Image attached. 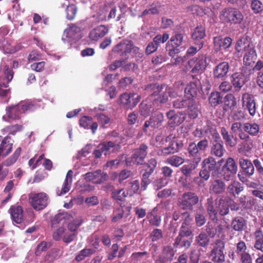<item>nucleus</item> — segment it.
Masks as SVG:
<instances>
[{
	"mask_svg": "<svg viewBox=\"0 0 263 263\" xmlns=\"http://www.w3.org/2000/svg\"><path fill=\"white\" fill-rule=\"evenodd\" d=\"M66 11V18L69 20H72L76 15L77 7L74 4H70L67 6Z\"/></svg>",
	"mask_w": 263,
	"mask_h": 263,
	"instance_id": "nucleus-63",
	"label": "nucleus"
},
{
	"mask_svg": "<svg viewBox=\"0 0 263 263\" xmlns=\"http://www.w3.org/2000/svg\"><path fill=\"white\" fill-rule=\"evenodd\" d=\"M11 219L17 224H20L24 220V210L22 206L17 204L11 205L8 210Z\"/></svg>",
	"mask_w": 263,
	"mask_h": 263,
	"instance_id": "nucleus-17",
	"label": "nucleus"
},
{
	"mask_svg": "<svg viewBox=\"0 0 263 263\" xmlns=\"http://www.w3.org/2000/svg\"><path fill=\"white\" fill-rule=\"evenodd\" d=\"M231 129L234 134L238 135L241 140L247 143L251 141L250 136L258 135L260 127L259 125L255 122H248L242 123L240 122H236L232 124Z\"/></svg>",
	"mask_w": 263,
	"mask_h": 263,
	"instance_id": "nucleus-1",
	"label": "nucleus"
},
{
	"mask_svg": "<svg viewBox=\"0 0 263 263\" xmlns=\"http://www.w3.org/2000/svg\"><path fill=\"white\" fill-rule=\"evenodd\" d=\"M195 218L196 225L198 227H201L205 224L206 222L205 212L202 205L196 210Z\"/></svg>",
	"mask_w": 263,
	"mask_h": 263,
	"instance_id": "nucleus-44",
	"label": "nucleus"
},
{
	"mask_svg": "<svg viewBox=\"0 0 263 263\" xmlns=\"http://www.w3.org/2000/svg\"><path fill=\"white\" fill-rule=\"evenodd\" d=\"M21 148L18 147L15 151L13 154L5 161V162H4V164L7 166H9L14 164L20 157L21 153Z\"/></svg>",
	"mask_w": 263,
	"mask_h": 263,
	"instance_id": "nucleus-58",
	"label": "nucleus"
},
{
	"mask_svg": "<svg viewBox=\"0 0 263 263\" xmlns=\"http://www.w3.org/2000/svg\"><path fill=\"white\" fill-rule=\"evenodd\" d=\"M212 179L210 181V190L215 194H221L225 192L226 185L219 175L212 174Z\"/></svg>",
	"mask_w": 263,
	"mask_h": 263,
	"instance_id": "nucleus-12",
	"label": "nucleus"
},
{
	"mask_svg": "<svg viewBox=\"0 0 263 263\" xmlns=\"http://www.w3.org/2000/svg\"><path fill=\"white\" fill-rule=\"evenodd\" d=\"M163 121L164 116L162 113L160 112H155L150 117L149 120L145 121L143 130L146 132V128L149 126H151L153 128H158L161 126Z\"/></svg>",
	"mask_w": 263,
	"mask_h": 263,
	"instance_id": "nucleus-18",
	"label": "nucleus"
},
{
	"mask_svg": "<svg viewBox=\"0 0 263 263\" xmlns=\"http://www.w3.org/2000/svg\"><path fill=\"white\" fill-rule=\"evenodd\" d=\"M242 105L243 108L250 104L256 103L255 98L252 94L245 92L242 95Z\"/></svg>",
	"mask_w": 263,
	"mask_h": 263,
	"instance_id": "nucleus-59",
	"label": "nucleus"
},
{
	"mask_svg": "<svg viewBox=\"0 0 263 263\" xmlns=\"http://www.w3.org/2000/svg\"><path fill=\"white\" fill-rule=\"evenodd\" d=\"M148 146L142 144L135 149L133 154V163L137 165L142 164L147 154Z\"/></svg>",
	"mask_w": 263,
	"mask_h": 263,
	"instance_id": "nucleus-16",
	"label": "nucleus"
},
{
	"mask_svg": "<svg viewBox=\"0 0 263 263\" xmlns=\"http://www.w3.org/2000/svg\"><path fill=\"white\" fill-rule=\"evenodd\" d=\"M231 228L237 232H242L247 228V221L241 216L234 218L231 223Z\"/></svg>",
	"mask_w": 263,
	"mask_h": 263,
	"instance_id": "nucleus-31",
	"label": "nucleus"
},
{
	"mask_svg": "<svg viewBox=\"0 0 263 263\" xmlns=\"http://www.w3.org/2000/svg\"><path fill=\"white\" fill-rule=\"evenodd\" d=\"M217 162L215 159L212 157H209L204 159L202 162V166L203 168H205L208 170L212 172L214 174L216 175L215 173L216 168Z\"/></svg>",
	"mask_w": 263,
	"mask_h": 263,
	"instance_id": "nucleus-43",
	"label": "nucleus"
},
{
	"mask_svg": "<svg viewBox=\"0 0 263 263\" xmlns=\"http://www.w3.org/2000/svg\"><path fill=\"white\" fill-rule=\"evenodd\" d=\"M184 37V33L181 32H176L171 36L166 43L165 47L170 57H174L180 52L181 50L179 47L183 43Z\"/></svg>",
	"mask_w": 263,
	"mask_h": 263,
	"instance_id": "nucleus-6",
	"label": "nucleus"
},
{
	"mask_svg": "<svg viewBox=\"0 0 263 263\" xmlns=\"http://www.w3.org/2000/svg\"><path fill=\"white\" fill-rule=\"evenodd\" d=\"M255 238L254 248L263 252V233L260 230H257L254 233Z\"/></svg>",
	"mask_w": 263,
	"mask_h": 263,
	"instance_id": "nucleus-50",
	"label": "nucleus"
},
{
	"mask_svg": "<svg viewBox=\"0 0 263 263\" xmlns=\"http://www.w3.org/2000/svg\"><path fill=\"white\" fill-rule=\"evenodd\" d=\"M128 193L123 190L115 191L112 193V197L117 202L122 205L121 202L124 200V198L127 196Z\"/></svg>",
	"mask_w": 263,
	"mask_h": 263,
	"instance_id": "nucleus-51",
	"label": "nucleus"
},
{
	"mask_svg": "<svg viewBox=\"0 0 263 263\" xmlns=\"http://www.w3.org/2000/svg\"><path fill=\"white\" fill-rule=\"evenodd\" d=\"M11 137L9 136L5 137L0 144V155H3L6 157L8 156L11 152L13 147V143L10 141Z\"/></svg>",
	"mask_w": 263,
	"mask_h": 263,
	"instance_id": "nucleus-32",
	"label": "nucleus"
},
{
	"mask_svg": "<svg viewBox=\"0 0 263 263\" xmlns=\"http://www.w3.org/2000/svg\"><path fill=\"white\" fill-rule=\"evenodd\" d=\"M187 152L189 157L192 158L193 161H195L196 163H199L200 162L201 154L195 142H192L189 143Z\"/></svg>",
	"mask_w": 263,
	"mask_h": 263,
	"instance_id": "nucleus-25",
	"label": "nucleus"
},
{
	"mask_svg": "<svg viewBox=\"0 0 263 263\" xmlns=\"http://www.w3.org/2000/svg\"><path fill=\"white\" fill-rule=\"evenodd\" d=\"M187 64V66L192 69L190 72L194 74V77L201 73L206 67V59L203 55L190 59Z\"/></svg>",
	"mask_w": 263,
	"mask_h": 263,
	"instance_id": "nucleus-10",
	"label": "nucleus"
},
{
	"mask_svg": "<svg viewBox=\"0 0 263 263\" xmlns=\"http://www.w3.org/2000/svg\"><path fill=\"white\" fill-rule=\"evenodd\" d=\"M195 242L199 247L206 248L209 245L210 239L206 233L202 232L195 237Z\"/></svg>",
	"mask_w": 263,
	"mask_h": 263,
	"instance_id": "nucleus-48",
	"label": "nucleus"
},
{
	"mask_svg": "<svg viewBox=\"0 0 263 263\" xmlns=\"http://www.w3.org/2000/svg\"><path fill=\"white\" fill-rule=\"evenodd\" d=\"M251 8L254 13H259L263 10V4L259 0H252Z\"/></svg>",
	"mask_w": 263,
	"mask_h": 263,
	"instance_id": "nucleus-64",
	"label": "nucleus"
},
{
	"mask_svg": "<svg viewBox=\"0 0 263 263\" xmlns=\"http://www.w3.org/2000/svg\"><path fill=\"white\" fill-rule=\"evenodd\" d=\"M83 222V219L79 217L77 219L69 222L67 224L68 234L64 237V242L65 243H70L73 241L78 235V229Z\"/></svg>",
	"mask_w": 263,
	"mask_h": 263,
	"instance_id": "nucleus-11",
	"label": "nucleus"
},
{
	"mask_svg": "<svg viewBox=\"0 0 263 263\" xmlns=\"http://www.w3.org/2000/svg\"><path fill=\"white\" fill-rule=\"evenodd\" d=\"M188 114L191 119H195L197 118L200 109L198 105L194 99H191L190 103L187 105Z\"/></svg>",
	"mask_w": 263,
	"mask_h": 263,
	"instance_id": "nucleus-37",
	"label": "nucleus"
},
{
	"mask_svg": "<svg viewBox=\"0 0 263 263\" xmlns=\"http://www.w3.org/2000/svg\"><path fill=\"white\" fill-rule=\"evenodd\" d=\"M186 236L178 235L175 239L173 247L175 248H184L188 249L191 245L192 240L186 238Z\"/></svg>",
	"mask_w": 263,
	"mask_h": 263,
	"instance_id": "nucleus-39",
	"label": "nucleus"
},
{
	"mask_svg": "<svg viewBox=\"0 0 263 263\" xmlns=\"http://www.w3.org/2000/svg\"><path fill=\"white\" fill-rule=\"evenodd\" d=\"M29 202L36 211L45 209L49 202V197L45 192L31 193L29 196Z\"/></svg>",
	"mask_w": 263,
	"mask_h": 263,
	"instance_id": "nucleus-7",
	"label": "nucleus"
},
{
	"mask_svg": "<svg viewBox=\"0 0 263 263\" xmlns=\"http://www.w3.org/2000/svg\"><path fill=\"white\" fill-rule=\"evenodd\" d=\"M215 49L220 51L221 49H227L231 47L232 44V39L230 37L222 38L220 36L215 37L213 39Z\"/></svg>",
	"mask_w": 263,
	"mask_h": 263,
	"instance_id": "nucleus-21",
	"label": "nucleus"
},
{
	"mask_svg": "<svg viewBox=\"0 0 263 263\" xmlns=\"http://www.w3.org/2000/svg\"><path fill=\"white\" fill-rule=\"evenodd\" d=\"M206 209L210 218L213 220H217V212L214 207V200L212 197L207 199Z\"/></svg>",
	"mask_w": 263,
	"mask_h": 263,
	"instance_id": "nucleus-42",
	"label": "nucleus"
},
{
	"mask_svg": "<svg viewBox=\"0 0 263 263\" xmlns=\"http://www.w3.org/2000/svg\"><path fill=\"white\" fill-rule=\"evenodd\" d=\"M130 93L125 92L120 97V103L127 109L130 108Z\"/></svg>",
	"mask_w": 263,
	"mask_h": 263,
	"instance_id": "nucleus-62",
	"label": "nucleus"
},
{
	"mask_svg": "<svg viewBox=\"0 0 263 263\" xmlns=\"http://www.w3.org/2000/svg\"><path fill=\"white\" fill-rule=\"evenodd\" d=\"M108 177L106 173L101 170H97L93 172H88L85 175V179L87 181L92 182L96 184H100L106 181Z\"/></svg>",
	"mask_w": 263,
	"mask_h": 263,
	"instance_id": "nucleus-15",
	"label": "nucleus"
},
{
	"mask_svg": "<svg viewBox=\"0 0 263 263\" xmlns=\"http://www.w3.org/2000/svg\"><path fill=\"white\" fill-rule=\"evenodd\" d=\"M165 141L169 142L167 146L158 151L159 156H166L171 154L178 153L183 147V143L181 140L176 139L175 135L170 134L165 138Z\"/></svg>",
	"mask_w": 263,
	"mask_h": 263,
	"instance_id": "nucleus-3",
	"label": "nucleus"
},
{
	"mask_svg": "<svg viewBox=\"0 0 263 263\" xmlns=\"http://www.w3.org/2000/svg\"><path fill=\"white\" fill-rule=\"evenodd\" d=\"M230 82L235 91L239 92L245 85L247 81L244 73L241 72H236L231 76Z\"/></svg>",
	"mask_w": 263,
	"mask_h": 263,
	"instance_id": "nucleus-14",
	"label": "nucleus"
},
{
	"mask_svg": "<svg viewBox=\"0 0 263 263\" xmlns=\"http://www.w3.org/2000/svg\"><path fill=\"white\" fill-rule=\"evenodd\" d=\"M175 253L173 247L171 245L164 246L157 259L163 263H170L173 260Z\"/></svg>",
	"mask_w": 263,
	"mask_h": 263,
	"instance_id": "nucleus-20",
	"label": "nucleus"
},
{
	"mask_svg": "<svg viewBox=\"0 0 263 263\" xmlns=\"http://www.w3.org/2000/svg\"><path fill=\"white\" fill-rule=\"evenodd\" d=\"M199 163H196L195 161L190 162L188 164L183 165L180 170L181 173L186 177L190 178L194 175L195 168Z\"/></svg>",
	"mask_w": 263,
	"mask_h": 263,
	"instance_id": "nucleus-34",
	"label": "nucleus"
},
{
	"mask_svg": "<svg viewBox=\"0 0 263 263\" xmlns=\"http://www.w3.org/2000/svg\"><path fill=\"white\" fill-rule=\"evenodd\" d=\"M191 98H187L186 99L179 98L173 102V106L176 109H182L187 107L188 104L190 103Z\"/></svg>",
	"mask_w": 263,
	"mask_h": 263,
	"instance_id": "nucleus-60",
	"label": "nucleus"
},
{
	"mask_svg": "<svg viewBox=\"0 0 263 263\" xmlns=\"http://www.w3.org/2000/svg\"><path fill=\"white\" fill-rule=\"evenodd\" d=\"M217 208L220 215L224 216L229 213V206L223 197H220L218 200H216Z\"/></svg>",
	"mask_w": 263,
	"mask_h": 263,
	"instance_id": "nucleus-45",
	"label": "nucleus"
},
{
	"mask_svg": "<svg viewBox=\"0 0 263 263\" xmlns=\"http://www.w3.org/2000/svg\"><path fill=\"white\" fill-rule=\"evenodd\" d=\"M247 247L246 242L242 240H239V241L236 244V253L241 257L242 256V255H243V254H249L247 252Z\"/></svg>",
	"mask_w": 263,
	"mask_h": 263,
	"instance_id": "nucleus-56",
	"label": "nucleus"
},
{
	"mask_svg": "<svg viewBox=\"0 0 263 263\" xmlns=\"http://www.w3.org/2000/svg\"><path fill=\"white\" fill-rule=\"evenodd\" d=\"M6 112L8 117L13 120L20 119L23 113L18 104L7 107Z\"/></svg>",
	"mask_w": 263,
	"mask_h": 263,
	"instance_id": "nucleus-33",
	"label": "nucleus"
},
{
	"mask_svg": "<svg viewBox=\"0 0 263 263\" xmlns=\"http://www.w3.org/2000/svg\"><path fill=\"white\" fill-rule=\"evenodd\" d=\"M194 80L193 82H191L189 83L184 90L185 96L186 98L193 99L197 95V91L199 90V86L200 84V81L197 78H195L194 76H192Z\"/></svg>",
	"mask_w": 263,
	"mask_h": 263,
	"instance_id": "nucleus-23",
	"label": "nucleus"
},
{
	"mask_svg": "<svg viewBox=\"0 0 263 263\" xmlns=\"http://www.w3.org/2000/svg\"><path fill=\"white\" fill-rule=\"evenodd\" d=\"M206 234L211 238H214L218 233L220 234L223 231L222 226L216 224L214 222H208L206 225Z\"/></svg>",
	"mask_w": 263,
	"mask_h": 263,
	"instance_id": "nucleus-30",
	"label": "nucleus"
},
{
	"mask_svg": "<svg viewBox=\"0 0 263 263\" xmlns=\"http://www.w3.org/2000/svg\"><path fill=\"white\" fill-rule=\"evenodd\" d=\"M108 32V28L105 25L97 26L89 33V37L92 41H97L103 37Z\"/></svg>",
	"mask_w": 263,
	"mask_h": 263,
	"instance_id": "nucleus-22",
	"label": "nucleus"
},
{
	"mask_svg": "<svg viewBox=\"0 0 263 263\" xmlns=\"http://www.w3.org/2000/svg\"><path fill=\"white\" fill-rule=\"evenodd\" d=\"M239 164L245 174L248 176H252L254 173V167L253 163L247 159H240Z\"/></svg>",
	"mask_w": 263,
	"mask_h": 263,
	"instance_id": "nucleus-36",
	"label": "nucleus"
},
{
	"mask_svg": "<svg viewBox=\"0 0 263 263\" xmlns=\"http://www.w3.org/2000/svg\"><path fill=\"white\" fill-rule=\"evenodd\" d=\"M166 115L168 120V124L172 127L180 125L186 118L185 114L182 111L176 112L174 110H170Z\"/></svg>",
	"mask_w": 263,
	"mask_h": 263,
	"instance_id": "nucleus-13",
	"label": "nucleus"
},
{
	"mask_svg": "<svg viewBox=\"0 0 263 263\" xmlns=\"http://www.w3.org/2000/svg\"><path fill=\"white\" fill-rule=\"evenodd\" d=\"M223 168L231 172L234 174H236L237 171V165L234 159L231 157L228 158L226 161V164Z\"/></svg>",
	"mask_w": 263,
	"mask_h": 263,
	"instance_id": "nucleus-54",
	"label": "nucleus"
},
{
	"mask_svg": "<svg viewBox=\"0 0 263 263\" xmlns=\"http://www.w3.org/2000/svg\"><path fill=\"white\" fill-rule=\"evenodd\" d=\"M253 46V45L251 44L249 37L248 36H243L237 41L235 50L237 52H242L247 51Z\"/></svg>",
	"mask_w": 263,
	"mask_h": 263,
	"instance_id": "nucleus-27",
	"label": "nucleus"
},
{
	"mask_svg": "<svg viewBox=\"0 0 263 263\" xmlns=\"http://www.w3.org/2000/svg\"><path fill=\"white\" fill-rule=\"evenodd\" d=\"M67 234H68V231L63 227H60L53 232L52 236L53 239L56 241H59L62 239L64 241V237Z\"/></svg>",
	"mask_w": 263,
	"mask_h": 263,
	"instance_id": "nucleus-57",
	"label": "nucleus"
},
{
	"mask_svg": "<svg viewBox=\"0 0 263 263\" xmlns=\"http://www.w3.org/2000/svg\"><path fill=\"white\" fill-rule=\"evenodd\" d=\"M220 129V132L225 144L231 147L235 146L237 144V138L230 134L228 129L225 127H221Z\"/></svg>",
	"mask_w": 263,
	"mask_h": 263,
	"instance_id": "nucleus-26",
	"label": "nucleus"
},
{
	"mask_svg": "<svg viewBox=\"0 0 263 263\" xmlns=\"http://www.w3.org/2000/svg\"><path fill=\"white\" fill-rule=\"evenodd\" d=\"M243 15L237 8L227 7L224 8L220 14V18L226 23L240 24L243 20Z\"/></svg>",
	"mask_w": 263,
	"mask_h": 263,
	"instance_id": "nucleus-2",
	"label": "nucleus"
},
{
	"mask_svg": "<svg viewBox=\"0 0 263 263\" xmlns=\"http://www.w3.org/2000/svg\"><path fill=\"white\" fill-rule=\"evenodd\" d=\"M230 69V65L227 62H222L218 64L213 70L214 78L222 79L225 77Z\"/></svg>",
	"mask_w": 263,
	"mask_h": 263,
	"instance_id": "nucleus-24",
	"label": "nucleus"
},
{
	"mask_svg": "<svg viewBox=\"0 0 263 263\" xmlns=\"http://www.w3.org/2000/svg\"><path fill=\"white\" fill-rule=\"evenodd\" d=\"M199 201L198 196L193 192H184L178 199V206L184 211H193Z\"/></svg>",
	"mask_w": 263,
	"mask_h": 263,
	"instance_id": "nucleus-4",
	"label": "nucleus"
},
{
	"mask_svg": "<svg viewBox=\"0 0 263 263\" xmlns=\"http://www.w3.org/2000/svg\"><path fill=\"white\" fill-rule=\"evenodd\" d=\"M184 162V158L177 155H173L171 156L168 157L166 160V163L176 167L182 164Z\"/></svg>",
	"mask_w": 263,
	"mask_h": 263,
	"instance_id": "nucleus-53",
	"label": "nucleus"
},
{
	"mask_svg": "<svg viewBox=\"0 0 263 263\" xmlns=\"http://www.w3.org/2000/svg\"><path fill=\"white\" fill-rule=\"evenodd\" d=\"M227 190L230 194L235 196L243 190V186L239 182L235 181L228 185Z\"/></svg>",
	"mask_w": 263,
	"mask_h": 263,
	"instance_id": "nucleus-46",
	"label": "nucleus"
},
{
	"mask_svg": "<svg viewBox=\"0 0 263 263\" xmlns=\"http://www.w3.org/2000/svg\"><path fill=\"white\" fill-rule=\"evenodd\" d=\"M224 105L228 109H233L237 105L236 98L232 93L227 94L224 98Z\"/></svg>",
	"mask_w": 263,
	"mask_h": 263,
	"instance_id": "nucleus-52",
	"label": "nucleus"
},
{
	"mask_svg": "<svg viewBox=\"0 0 263 263\" xmlns=\"http://www.w3.org/2000/svg\"><path fill=\"white\" fill-rule=\"evenodd\" d=\"M222 97L218 91H214L210 93L208 101L211 106L215 107L222 102Z\"/></svg>",
	"mask_w": 263,
	"mask_h": 263,
	"instance_id": "nucleus-49",
	"label": "nucleus"
},
{
	"mask_svg": "<svg viewBox=\"0 0 263 263\" xmlns=\"http://www.w3.org/2000/svg\"><path fill=\"white\" fill-rule=\"evenodd\" d=\"M211 144V154L212 156H214L217 158L222 157L226 152V149L223 145V142Z\"/></svg>",
	"mask_w": 263,
	"mask_h": 263,
	"instance_id": "nucleus-35",
	"label": "nucleus"
},
{
	"mask_svg": "<svg viewBox=\"0 0 263 263\" xmlns=\"http://www.w3.org/2000/svg\"><path fill=\"white\" fill-rule=\"evenodd\" d=\"M99 147L103 152L104 155L107 156L111 153L117 152L120 148V146L118 144H116L113 142L109 141L99 144Z\"/></svg>",
	"mask_w": 263,
	"mask_h": 263,
	"instance_id": "nucleus-29",
	"label": "nucleus"
},
{
	"mask_svg": "<svg viewBox=\"0 0 263 263\" xmlns=\"http://www.w3.org/2000/svg\"><path fill=\"white\" fill-rule=\"evenodd\" d=\"M80 126L85 129H91L93 134L96 133L98 125L96 122L92 121V118L89 116H83L79 120Z\"/></svg>",
	"mask_w": 263,
	"mask_h": 263,
	"instance_id": "nucleus-28",
	"label": "nucleus"
},
{
	"mask_svg": "<svg viewBox=\"0 0 263 263\" xmlns=\"http://www.w3.org/2000/svg\"><path fill=\"white\" fill-rule=\"evenodd\" d=\"M167 59V57L165 53H158L153 57L152 62L154 65H157L165 62Z\"/></svg>",
	"mask_w": 263,
	"mask_h": 263,
	"instance_id": "nucleus-61",
	"label": "nucleus"
},
{
	"mask_svg": "<svg viewBox=\"0 0 263 263\" xmlns=\"http://www.w3.org/2000/svg\"><path fill=\"white\" fill-rule=\"evenodd\" d=\"M158 209L154 208L147 215L148 221L153 226L159 227L161 223V217L157 214Z\"/></svg>",
	"mask_w": 263,
	"mask_h": 263,
	"instance_id": "nucleus-40",
	"label": "nucleus"
},
{
	"mask_svg": "<svg viewBox=\"0 0 263 263\" xmlns=\"http://www.w3.org/2000/svg\"><path fill=\"white\" fill-rule=\"evenodd\" d=\"M95 251L92 249H84L76 255L75 260L78 261H81L84 260L86 257L89 256L95 253Z\"/></svg>",
	"mask_w": 263,
	"mask_h": 263,
	"instance_id": "nucleus-55",
	"label": "nucleus"
},
{
	"mask_svg": "<svg viewBox=\"0 0 263 263\" xmlns=\"http://www.w3.org/2000/svg\"><path fill=\"white\" fill-rule=\"evenodd\" d=\"M4 76L0 77V96L6 97L10 92L8 84L13 77L14 72L12 69L5 65L3 70Z\"/></svg>",
	"mask_w": 263,
	"mask_h": 263,
	"instance_id": "nucleus-9",
	"label": "nucleus"
},
{
	"mask_svg": "<svg viewBox=\"0 0 263 263\" xmlns=\"http://www.w3.org/2000/svg\"><path fill=\"white\" fill-rule=\"evenodd\" d=\"M212 249L210 252V257L214 263L225 262V242L221 239H215L212 243Z\"/></svg>",
	"mask_w": 263,
	"mask_h": 263,
	"instance_id": "nucleus-5",
	"label": "nucleus"
},
{
	"mask_svg": "<svg viewBox=\"0 0 263 263\" xmlns=\"http://www.w3.org/2000/svg\"><path fill=\"white\" fill-rule=\"evenodd\" d=\"M139 167L140 173L142 175V182L144 185L150 183L149 177L154 173L157 165V161L155 158H151L146 163H142Z\"/></svg>",
	"mask_w": 263,
	"mask_h": 263,
	"instance_id": "nucleus-8",
	"label": "nucleus"
},
{
	"mask_svg": "<svg viewBox=\"0 0 263 263\" xmlns=\"http://www.w3.org/2000/svg\"><path fill=\"white\" fill-rule=\"evenodd\" d=\"M132 51V42L129 40H124L117 44L112 49V52L117 53L120 56H126Z\"/></svg>",
	"mask_w": 263,
	"mask_h": 263,
	"instance_id": "nucleus-19",
	"label": "nucleus"
},
{
	"mask_svg": "<svg viewBox=\"0 0 263 263\" xmlns=\"http://www.w3.org/2000/svg\"><path fill=\"white\" fill-rule=\"evenodd\" d=\"M243 57V63L247 66H251L254 62L257 54L254 46L246 51Z\"/></svg>",
	"mask_w": 263,
	"mask_h": 263,
	"instance_id": "nucleus-38",
	"label": "nucleus"
},
{
	"mask_svg": "<svg viewBox=\"0 0 263 263\" xmlns=\"http://www.w3.org/2000/svg\"><path fill=\"white\" fill-rule=\"evenodd\" d=\"M205 27L202 26L196 27L191 35V38L195 42L200 41L205 36Z\"/></svg>",
	"mask_w": 263,
	"mask_h": 263,
	"instance_id": "nucleus-47",
	"label": "nucleus"
},
{
	"mask_svg": "<svg viewBox=\"0 0 263 263\" xmlns=\"http://www.w3.org/2000/svg\"><path fill=\"white\" fill-rule=\"evenodd\" d=\"M72 176L73 172L71 170H69L67 173L61 192L58 194L59 195H64L70 190L72 181Z\"/></svg>",
	"mask_w": 263,
	"mask_h": 263,
	"instance_id": "nucleus-41",
	"label": "nucleus"
}]
</instances>
